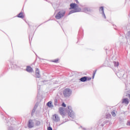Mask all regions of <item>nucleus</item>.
Returning a JSON list of instances; mask_svg holds the SVG:
<instances>
[{
    "label": "nucleus",
    "mask_w": 130,
    "mask_h": 130,
    "mask_svg": "<svg viewBox=\"0 0 130 130\" xmlns=\"http://www.w3.org/2000/svg\"><path fill=\"white\" fill-rule=\"evenodd\" d=\"M78 6L76 3H72L70 4V10L71 9H73L74 10H71L69 12V15L73 14V13H78V12H81V8H78Z\"/></svg>",
    "instance_id": "obj_1"
},
{
    "label": "nucleus",
    "mask_w": 130,
    "mask_h": 130,
    "mask_svg": "<svg viewBox=\"0 0 130 130\" xmlns=\"http://www.w3.org/2000/svg\"><path fill=\"white\" fill-rule=\"evenodd\" d=\"M72 90L70 88H66L65 89L63 90V95L64 97L66 98H69L72 95Z\"/></svg>",
    "instance_id": "obj_2"
},
{
    "label": "nucleus",
    "mask_w": 130,
    "mask_h": 130,
    "mask_svg": "<svg viewBox=\"0 0 130 130\" xmlns=\"http://www.w3.org/2000/svg\"><path fill=\"white\" fill-rule=\"evenodd\" d=\"M64 15H66V11L61 10L57 13V14L55 16V18L57 20H59L61 18H63V17H64Z\"/></svg>",
    "instance_id": "obj_3"
},
{
    "label": "nucleus",
    "mask_w": 130,
    "mask_h": 130,
    "mask_svg": "<svg viewBox=\"0 0 130 130\" xmlns=\"http://www.w3.org/2000/svg\"><path fill=\"white\" fill-rule=\"evenodd\" d=\"M67 110L68 113V115L70 116V117H71V118H75V117H76L75 113H74L73 110L72 109V106H68Z\"/></svg>",
    "instance_id": "obj_4"
},
{
    "label": "nucleus",
    "mask_w": 130,
    "mask_h": 130,
    "mask_svg": "<svg viewBox=\"0 0 130 130\" xmlns=\"http://www.w3.org/2000/svg\"><path fill=\"white\" fill-rule=\"evenodd\" d=\"M53 121H54V122H58L60 121V118H59V116H58V115L55 114L53 115L52 118Z\"/></svg>",
    "instance_id": "obj_5"
},
{
    "label": "nucleus",
    "mask_w": 130,
    "mask_h": 130,
    "mask_svg": "<svg viewBox=\"0 0 130 130\" xmlns=\"http://www.w3.org/2000/svg\"><path fill=\"white\" fill-rule=\"evenodd\" d=\"M27 126L29 128H32L33 127H34V121H33V120L29 119L28 120Z\"/></svg>",
    "instance_id": "obj_6"
},
{
    "label": "nucleus",
    "mask_w": 130,
    "mask_h": 130,
    "mask_svg": "<svg viewBox=\"0 0 130 130\" xmlns=\"http://www.w3.org/2000/svg\"><path fill=\"white\" fill-rule=\"evenodd\" d=\"M6 121L7 122L6 124L8 126H10V125H12V124H13V118H9V119H6Z\"/></svg>",
    "instance_id": "obj_7"
},
{
    "label": "nucleus",
    "mask_w": 130,
    "mask_h": 130,
    "mask_svg": "<svg viewBox=\"0 0 130 130\" xmlns=\"http://www.w3.org/2000/svg\"><path fill=\"white\" fill-rule=\"evenodd\" d=\"M41 75H40V71L39 69L36 68V78H40Z\"/></svg>",
    "instance_id": "obj_8"
},
{
    "label": "nucleus",
    "mask_w": 130,
    "mask_h": 130,
    "mask_svg": "<svg viewBox=\"0 0 130 130\" xmlns=\"http://www.w3.org/2000/svg\"><path fill=\"white\" fill-rule=\"evenodd\" d=\"M26 71L27 73H33L34 72L33 68L30 66H26Z\"/></svg>",
    "instance_id": "obj_9"
},
{
    "label": "nucleus",
    "mask_w": 130,
    "mask_h": 130,
    "mask_svg": "<svg viewBox=\"0 0 130 130\" xmlns=\"http://www.w3.org/2000/svg\"><path fill=\"white\" fill-rule=\"evenodd\" d=\"M59 112L62 116H64V109L62 107L59 108Z\"/></svg>",
    "instance_id": "obj_10"
},
{
    "label": "nucleus",
    "mask_w": 130,
    "mask_h": 130,
    "mask_svg": "<svg viewBox=\"0 0 130 130\" xmlns=\"http://www.w3.org/2000/svg\"><path fill=\"white\" fill-rule=\"evenodd\" d=\"M100 11H102V15L103 17H104L105 19H106V16L105 15V13H104V7L103 6L101 7L100 8Z\"/></svg>",
    "instance_id": "obj_11"
},
{
    "label": "nucleus",
    "mask_w": 130,
    "mask_h": 130,
    "mask_svg": "<svg viewBox=\"0 0 130 130\" xmlns=\"http://www.w3.org/2000/svg\"><path fill=\"white\" fill-rule=\"evenodd\" d=\"M83 11L85 13H88V12L91 13V12H92V9L89 7H86L83 9Z\"/></svg>",
    "instance_id": "obj_12"
},
{
    "label": "nucleus",
    "mask_w": 130,
    "mask_h": 130,
    "mask_svg": "<svg viewBox=\"0 0 130 130\" xmlns=\"http://www.w3.org/2000/svg\"><path fill=\"white\" fill-rule=\"evenodd\" d=\"M83 35V30L80 29L78 32V39H80V38H81Z\"/></svg>",
    "instance_id": "obj_13"
},
{
    "label": "nucleus",
    "mask_w": 130,
    "mask_h": 130,
    "mask_svg": "<svg viewBox=\"0 0 130 130\" xmlns=\"http://www.w3.org/2000/svg\"><path fill=\"white\" fill-rule=\"evenodd\" d=\"M81 82H87L88 81V77L84 76L80 79Z\"/></svg>",
    "instance_id": "obj_14"
},
{
    "label": "nucleus",
    "mask_w": 130,
    "mask_h": 130,
    "mask_svg": "<svg viewBox=\"0 0 130 130\" xmlns=\"http://www.w3.org/2000/svg\"><path fill=\"white\" fill-rule=\"evenodd\" d=\"M117 76L119 78H121V77H123L124 76V73L122 72H119L117 73Z\"/></svg>",
    "instance_id": "obj_15"
},
{
    "label": "nucleus",
    "mask_w": 130,
    "mask_h": 130,
    "mask_svg": "<svg viewBox=\"0 0 130 130\" xmlns=\"http://www.w3.org/2000/svg\"><path fill=\"white\" fill-rule=\"evenodd\" d=\"M128 99L125 98L124 99H122V103H125V104H128L129 103Z\"/></svg>",
    "instance_id": "obj_16"
},
{
    "label": "nucleus",
    "mask_w": 130,
    "mask_h": 130,
    "mask_svg": "<svg viewBox=\"0 0 130 130\" xmlns=\"http://www.w3.org/2000/svg\"><path fill=\"white\" fill-rule=\"evenodd\" d=\"M47 106H48V107H49L50 108H53V106L52 105V102L49 101V102H48L47 104Z\"/></svg>",
    "instance_id": "obj_17"
},
{
    "label": "nucleus",
    "mask_w": 130,
    "mask_h": 130,
    "mask_svg": "<svg viewBox=\"0 0 130 130\" xmlns=\"http://www.w3.org/2000/svg\"><path fill=\"white\" fill-rule=\"evenodd\" d=\"M18 18H20L21 19H24V16L23 15V12H20L19 13V14L17 15Z\"/></svg>",
    "instance_id": "obj_18"
},
{
    "label": "nucleus",
    "mask_w": 130,
    "mask_h": 130,
    "mask_svg": "<svg viewBox=\"0 0 130 130\" xmlns=\"http://www.w3.org/2000/svg\"><path fill=\"white\" fill-rule=\"evenodd\" d=\"M35 124H36V126H39V125H40V124H41V122H40V121H39V120H36Z\"/></svg>",
    "instance_id": "obj_19"
},
{
    "label": "nucleus",
    "mask_w": 130,
    "mask_h": 130,
    "mask_svg": "<svg viewBox=\"0 0 130 130\" xmlns=\"http://www.w3.org/2000/svg\"><path fill=\"white\" fill-rule=\"evenodd\" d=\"M55 106H57V99H55L54 100V103Z\"/></svg>",
    "instance_id": "obj_20"
},
{
    "label": "nucleus",
    "mask_w": 130,
    "mask_h": 130,
    "mask_svg": "<svg viewBox=\"0 0 130 130\" xmlns=\"http://www.w3.org/2000/svg\"><path fill=\"white\" fill-rule=\"evenodd\" d=\"M96 72H97V70H94L93 71V75H92V79H94V78L95 77V75L96 74Z\"/></svg>",
    "instance_id": "obj_21"
},
{
    "label": "nucleus",
    "mask_w": 130,
    "mask_h": 130,
    "mask_svg": "<svg viewBox=\"0 0 130 130\" xmlns=\"http://www.w3.org/2000/svg\"><path fill=\"white\" fill-rule=\"evenodd\" d=\"M114 64L115 67H118V64H119L118 62L114 61Z\"/></svg>",
    "instance_id": "obj_22"
},
{
    "label": "nucleus",
    "mask_w": 130,
    "mask_h": 130,
    "mask_svg": "<svg viewBox=\"0 0 130 130\" xmlns=\"http://www.w3.org/2000/svg\"><path fill=\"white\" fill-rule=\"evenodd\" d=\"M58 59H55L52 61L53 62H55L56 63H57L58 62Z\"/></svg>",
    "instance_id": "obj_23"
},
{
    "label": "nucleus",
    "mask_w": 130,
    "mask_h": 130,
    "mask_svg": "<svg viewBox=\"0 0 130 130\" xmlns=\"http://www.w3.org/2000/svg\"><path fill=\"white\" fill-rule=\"evenodd\" d=\"M111 114L114 117L116 116V114H115V112H114V111L111 112Z\"/></svg>",
    "instance_id": "obj_24"
},
{
    "label": "nucleus",
    "mask_w": 130,
    "mask_h": 130,
    "mask_svg": "<svg viewBox=\"0 0 130 130\" xmlns=\"http://www.w3.org/2000/svg\"><path fill=\"white\" fill-rule=\"evenodd\" d=\"M35 111H36V110H35V109H33V110H32V112H31L32 116H33V114H34V113H35Z\"/></svg>",
    "instance_id": "obj_25"
},
{
    "label": "nucleus",
    "mask_w": 130,
    "mask_h": 130,
    "mask_svg": "<svg viewBox=\"0 0 130 130\" xmlns=\"http://www.w3.org/2000/svg\"><path fill=\"white\" fill-rule=\"evenodd\" d=\"M38 107V105H37V104H36L35 105V106H34V109H35V110H37V108Z\"/></svg>",
    "instance_id": "obj_26"
},
{
    "label": "nucleus",
    "mask_w": 130,
    "mask_h": 130,
    "mask_svg": "<svg viewBox=\"0 0 130 130\" xmlns=\"http://www.w3.org/2000/svg\"><path fill=\"white\" fill-rule=\"evenodd\" d=\"M62 106H63V107H66L67 105H66V104L64 103H62Z\"/></svg>",
    "instance_id": "obj_27"
},
{
    "label": "nucleus",
    "mask_w": 130,
    "mask_h": 130,
    "mask_svg": "<svg viewBox=\"0 0 130 130\" xmlns=\"http://www.w3.org/2000/svg\"><path fill=\"white\" fill-rule=\"evenodd\" d=\"M127 35L128 37H130V30L127 32Z\"/></svg>",
    "instance_id": "obj_28"
},
{
    "label": "nucleus",
    "mask_w": 130,
    "mask_h": 130,
    "mask_svg": "<svg viewBox=\"0 0 130 130\" xmlns=\"http://www.w3.org/2000/svg\"><path fill=\"white\" fill-rule=\"evenodd\" d=\"M92 80V78L87 77V81H91Z\"/></svg>",
    "instance_id": "obj_29"
},
{
    "label": "nucleus",
    "mask_w": 130,
    "mask_h": 130,
    "mask_svg": "<svg viewBox=\"0 0 130 130\" xmlns=\"http://www.w3.org/2000/svg\"><path fill=\"white\" fill-rule=\"evenodd\" d=\"M8 130H14V128H13L12 126H10L9 127Z\"/></svg>",
    "instance_id": "obj_30"
},
{
    "label": "nucleus",
    "mask_w": 130,
    "mask_h": 130,
    "mask_svg": "<svg viewBox=\"0 0 130 130\" xmlns=\"http://www.w3.org/2000/svg\"><path fill=\"white\" fill-rule=\"evenodd\" d=\"M47 130H52V128L51 127H48Z\"/></svg>",
    "instance_id": "obj_31"
},
{
    "label": "nucleus",
    "mask_w": 130,
    "mask_h": 130,
    "mask_svg": "<svg viewBox=\"0 0 130 130\" xmlns=\"http://www.w3.org/2000/svg\"><path fill=\"white\" fill-rule=\"evenodd\" d=\"M76 4H79V1H78V0H75Z\"/></svg>",
    "instance_id": "obj_32"
},
{
    "label": "nucleus",
    "mask_w": 130,
    "mask_h": 130,
    "mask_svg": "<svg viewBox=\"0 0 130 130\" xmlns=\"http://www.w3.org/2000/svg\"><path fill=\"white\" fill-rule=\"evenodd\" d=\"M113 26H114V29H115V30H116V28L115 27H116V25H113Z\"/></svg>",
    "instance_id": "obj_33"
},
{
    "label": "nucleus",
    "mask_w": 130,
    "mask_h": 130,
    "mask_svg": "<svg viewBox=\"0 0 130 130\" xmlns=\"http://www.w3.org/2000/svg\"><path fill=\"white\" fill-rule=\"evenodd\" d=\"M104 122H105V123H107V122H108V120H106Z\"/></svg>",
    "instance_id": "obj_34"
},
{
    "label": "nucleus",
    "mask_w": 130,
    "mask_h": 130,
    "mask_svg": "<svg viewBox=\"0 0 130 130\" xmlns=\"http://www.w3.org/2000/svg\"><path fill=\"white\" fill-rule=\"evenodd\" d=\"M108 115H109V117H110V116H111V115L110 114H109Z\"/></svg>",
    "instance_id": "obj_35"
},
{
    "label": "nucleus",
    "mask_w": 130,
    "mask_h": 130,
    "mask_svg": "<svg viewBox=\"0 0 130 130\" xmlns=\"http://www.w3.org/2000/svg\"><path fill=\"white\" fill-rule=\"evenodd\" d=\"M28 26H29V28H30V27H31V25H28Z\"/></svg>",
    "instance_id": "obj_36"
},
{
    "label": "nucleus",
    "mask_w": 130,
    "mask_h": 130,
    "mask_svg": "<svg viewBox=\"0 0 130 130\" xmlns=\"http://www.w3.org/2000/svg\"><path fill=\"white\" fill-rule=\"evenodd\" d=\"M129 125H130V121H129Z\"/></svg>",
    "instance_id": "obj_37"
},
{
    "label": "nucleus",
    "mask_w": 130,
    "mask_h": 130,
    "mask_svg": "<svg viewBox=\"0 0 130 130\" xmlns=\"http://www.w3.org/2000/svg\"><path fill=\"white\" fill-rule=\"evenodd\" d=\"M104 126V125L103 124H102V126Z\"/></svg>",
    "instance_id": "obj_38"
}]
</instances>
